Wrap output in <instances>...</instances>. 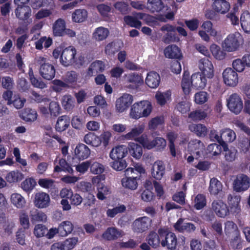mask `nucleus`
<instances>
[{"label":"nucleus","mask_w":250,"mask_h":250,"mask_svg":"<svg viewBox=\"0 0 250 250\" xmlns=\"http://www.w3.org/2000/svg\"><path fill=\"white\" fill-rule=\"evenodd\" d=\"M224 83L229 86L234 87L238 83V76L237 72L232 68H226L222 74Z\"/></svg>","instance_id":"8"},{"label":"nucleus","mask_w":250,"mask_h":250,"mask_svg":"<svg viewBox=\"0 0 250 250\" xmlns=\"http://www.w3.org/2000/svg\"><path fill=\"white\" fill-rule=\"evenodd\" d=\"M241 197L235 193H230L227 196V203L229 211L233 214H237L241 211L240 202Z\"/></svg>","instance_id":"7"},{"label":"nucleus","mask_w":250,"mask_h":250,"mask_svg":"<svg viewBox=\"0 0 250 250\" xmlns=\"http://www.w3.org/2000/svg\"><path fill=\"white\" fill-rule=\"evenodd\" d=\"M205 149V146L204 144L197 139L191 140L189 142L188 147V151L190 152L191 154H193L196 159H198L201 155L203 154Z\"/></svg>","instance_id":"10"},{"label":"nucleus","mask_w":250,"mask_h":250,"mask_svg":"<svg viewBox=\"0 0 250 250\" xmlns=\"http://www.w3.org/2000/svg\"><path fill=\"white\" fill-rule=\"evenodd\" d=\"M143 108V101L134 104L130 109L129 114L130 117L134 119H139L142 117V111Z\"/></svg>","instance_id":"42"},{"label":"nucleus","mask_w":250,"mask_h":250,"mask_svg":"<svg viewBox=\"0 0 250 250\" xmlns=\"http://www.w3.org/2000/svg\"><path fill=\"white\" fill-rule=\"evenodd\" d=\"M123 45V42L120 41L110 42L106 45L104 52L108 56H113L122 47Z\"/></svg>","instance_id":"38"},{"label":"nucleus","mask_w":250,"mask_h":250,"mask_svg":"<svg viewBox=\"0 0 250 250\" xmlns=\"http://www.w3.org/2000/svg\"><path fill=\"white\" fill-rule=\"evenodd\" d=\"M241 25L245 32L250 33V13L248 11L243 13L240 17Z\"/></svg>","instance_id":"44"},{"label":"nucleus","mask_w":250,"mask_h":250,"mask_svg":"<svg viewBox=\"0 0 250 250\" xmlns=\"http://www.w3.org/2000/svg\"><path fill=\"white\" fill-rule=\"evenodd\" d=\"M126 87L129 89H137L143 83V79L141 75L136 73H130L125 76Z\"/></svg>","instance_id":"15"},{"label":"nucleus","mask_w":250,"mask_h":250,"mask_svg":"<svg viewBox=\"0 0 250 250\" xmlns=\"http://www.w3.org/2000/svg\"><path fill=\"white\" fill-rule=\"evenodd\" d=\"M189 130L199 137L205 136L208 132L207 127L202 124H191L188 125Z\"/></svg>","instance_id":"29"},{"label":"nucleus","mask_w":250,"mask_h":250,"mask_svg":"<svg viewBox=\"0 0 250 250\" xmlns=\"http://www.w3.org/2000/svg\"><path fill=\"white\" fill-rule=\"evenodd\" d=\"M130 155L136 159H140L143 155L142 147L135 143L130 142L127 147Z\"/></svg>","instance_id":"32"},{"label":"nucleus","mask_w":250,"mask_h":250,"mask_svg":"<svg viewBox=\"0 0 250 250\" xmlns=\"http://www.w3.org/2000/svg\"><path fill=\"white\" fill-rule=\"evenodd\" d=\"M21 116V118L26 122H33L37 119L38 114L35 110L27 108L24 109Z\"/></svg>","instance_id":"45"},{"label":"nucleus","mask_w":250,"mask_h":250,"mask_svg":"<svg viewBox=\"0 0 250 250\" xmlns=\"http://www.w3.org/2000/svg\"><path fill=\"white\" fill-rule=\"evenodd\" d=\"M145 125L144 124H139L132 128L130 132L124 135L126 140L135 139L144 131Z\"/></svg>","instance_id":"34"},{"label":"nucleus","mask_w":250,"mask_h":250,"mask_svg":"<svg viewBox=\"0 0 250 250\" xmlns=\"http://www.w3.org/2000/svg\"><path fill=\"white\" fill-rule=\"evenodd\" d=\"M75 154L78 158L83 160L88 157L90 150L84 144H80L75 149Z\"/></svg>","instance_id":"30"},{"label":"nucleus","mask_w":250,"mask_h":250,"mask_svg":"<svg viewBox=\"0 0 250 250\" xmlns=\"http://www.w3.org/2000/svg\"><path fill=\"white\" fill-rule=\"evenodd\" d=\"M207 116V113L202 110L197 109L190 113L188 117L194 121H200L204 119Z\"/></svg>","instance_id":"52"},{"label":"nucleus","mask_w":250,"mask_h":250,"mask_svg":"<svg viewBox=\"0 0 250 250\" xmlns=\"http://www.w3.org/2000/svg\"><path fill=\"white\" fill-rule=\"evenodd\" d=\"M151 222V219L147 217L136 219L132 223V230L135 232L142 233L149 229Z\"/></svg>","instance_id":"9"},{"label":"nucleus","mask_w":250,"mask_h":250,"mask_svg":"<svg viewBox=\"0 0 250 250\" xmlns=\"http://www.w3.org/2000/svg\"><path fill=\"white\" fill-rule=\"evenodd\" d=\"M87 18V12L84 9H77L72 14V20L75 22L84 21Z\"/></svg>","instance_id":"48"},{"label":"nucleus","mask_w":250,"mask_h":250,"mask_svg":"<svg viewBox=\"0 0 250 250\" xmlns=\"http://www.w3.org/2000/svg\"><path fill=\"white\" fill-rule=\"evenodd\" d=\"M206 198L205 195L202 194H198L194 200V207L197 209H201L206 205Z\"/></svg>","instance_id":"56"},{"label":"nucleus","mask_w":250,"mask_h":250,"mask_svg":"<svg viewBox=\"0 0 250 250\" xmlns=\"http://www.w3.org/2000/svg\"><path fill=\"white\" fill-rule=\"evenodd\" d=\"M32 10L27 5H18L15 10L16 17L22 21H27L31 17Z\"/></svg>","instance_id":"17"},{"label":"nucleus","mask_w":250,"mask_h":250,"mask_svg":"<svg viewBox=\"0 0 250 250\" xmlns=\"http://www.w3.org/2000/svg\"><path fill=\"white\" fill-rule=\"evenodd\" d=\"M76 54V50L74 47L69 46L65 48L61 54V63L65 66L72 65L75 62Z\"/></svg>","instance_id":"6"},{"label":"nucleus","mask_w":250,"mask_h":250,"mask_svg":"<svg viewBox=\"0 0 250 250\" xmlns=\"http://www.w3.org/2000/svg\"><path fill=\"white\" fill-rule=\"evenodd\" d=\"M36 63L40 65V74L44 79L51 80L55 76V69L54 66L47 62L46 58L43 57H39L36 59Z\"/></svg>","instance_id":"1"},{"label":"nucleus","mask_w":250,"mask_h":250,"mask_svg":"<svg viewBox=\"0 0 250 250\" xmlns=\"http://www.w3.org/2000/svg\"><path fill=\"white\" fill-rule=\"evenodd\" d=\"M164 8L162 0H147L146 8L151 13L159 12Z\"/></svg>","instance_id":"33"},{"label":"nucleus","mask_w":250,"mask_h":250,"mask_svg":"<svg viewBox=\"0 0 250 250\" xmlns=\"http://www.w3.org/2000/svg\"><path fill=\"white\" fill-rule=\"evenodd\" d=\"M127 153V147L125 145H120L113 148L109 154V157L113 160L122 159Z\"/></svg>","instance_id":"18"},{"label":"nucleus","mask_w":250,"mask_h":250,"mask_svg":"<svg viewBox=\"0 0 250 250\" xmlns=\"http://www.w3.org/2000/svg\"><path fill=\"white\" fill-rule=\"evenodd\" d=\"M109 31L104 27L97 28L93 33V38L96 41L100 42L105 40L108 36Z\"/></svg>","instance_id":"36"},{"label":"nucleus","mask_w":250,"mask_h":250,"mask_svg":"<svg viewBox=\"0 0 250 250\" xmlns=\"http://www.w3.org/2000/svg\"><path fill=\"white\" fill-rule=\"evenodd\" d=\"M125 235L124 232L116 227H111L108 228L102 234L103 239L107 241L116 240Z\"/></svg>","instance_id":"11"},{"label":"nucleus","mask_w":250,"mask_h":250,"mask_svg":"<svg viewBox=\"0 0 250 250\" xmlns=\"http://www.w3.org/2000/svg\"><path fill=\"white\" fill-rule=\"evenodd\" d=\"M224 231L229 237L239 235L240 232L237 225L232 221H227L225 223Z\"/></svg>","instance_id":"23"},{"label":"nucleus","mask_w":250,"mask_h":250,"mask_svg":"<svg viewBox=\"0 0 250 250\" xmlns=\"http://www.w3.org/2000/svg\"><path fill=\"white\" fill-rule=\"evenodd\" d=\"M66 28L65 21L61 18L56 20L53 24V33L55 36H62Z\"/></svg>","instance_id":"24"},{"label":"nucleus","mask_w":250,"mask_h":250,"mask_svg":"<svg viewBox=\"0 0 250 250\" xmlns=\"http://www.w3.org/2000/svg\"><path fill=\"white\" fill-rule=\"evenodd\" d=\"M53 83L52 89L57 92H61L63 89L68 88L69 85L64 81L55 79L52 82Z\"/></svg>","instance_id":"58"},{"label":"nucleus","mask_w":250,"mask_h":250,"mask_svg":"<svg viewBox=\"0 0 250 250\" xmlns=\"http://www.w3.org/2000/svg\"><path fill=\"white\" fill-rule=\"evenodd\" d=\"M213 9L221 14L227 13L229 9L230 5L225 0H217L214 1L212 5Z\"/></svg>","instance_id":"37"},{"label":"nucleus","mask_w":250,"mask_h":250,"mask_svg":"<svg viewBox=\"0 0 250 250\" xmlns=\"http://www.w3.org/2000/svg\"><path fill=\"white\" fill-rule=\"evenodd\" d=\"M199 68L201 74L208 78H212L214 74L213 66L208 58H203L199 62Z\"/></svg>","instance_id":"14"},{"label":"nucleus","mask_w":250,"mask_h":250,"mask_svg":"<svg viewBox=\"0 0 250 250\" xmlns=\"http://www.w3.org/2000/svg\"><path fill=\"white\" fill-rule=\"evenodd\" d=\"M124 20L126 24L133 27L140 28L142 25V22L134 16H126Z\"/></svg>","instance_id":"59"},{"label":"nucleus","mask_w":250,"mask_h":250,"mask_svg":"<svg viewBox=\"0 0 250 250\" xmlns=\"http://www.w3.org/2000/svg\"><path fill=\"white\" fill-rule=\"evenodd\" d=\"M126 208L124 205H119L112 209H107L106 211L107 216L110 218H113L117 214L125 212Z\"/></svg>","instance_id":"53"},{"label":"nucleus","mask_w":250,"mask_h":250,"mask_svg":"<svg viewBox=\"0 0 250 250\" xmlns=\"http://www.w3.org/2000/svg\"><path fill=\"white\" fill-rule=\"evenodd\" d=\"M90 168L91 172L94 174H100L104 170V166L97 162L90 161Z\"/></svg>","instance_id":"60"},{"label":"nucleus","mask_w":250,"mask_h":250,"mask_svg":"<svg viewBox=\"0 0 250 250\" xmlns=\"http://www.w3.org/2000/svg\"><path fill=\"white\" fill-rule=\"evenodd\" d=\"M79 241L77 237L69 238L62 242L63 250H71L73 249Z\"/></svg>","instance_id":"54"},{"label":"nucleus","mask_w":250,"mask_h":250,"mask_svg":"<svg viewBox=\"0 0 250 250\" xmlns=\"http://www.w3.org/2000/svg\"><path fill=\"white\" fill-rule=\"evenodd\" d=\"M170 95V92L169 91L164 93L158 92L155 95V98L159 104L164 105L166 104L167 100L169 99Z\"/></svg>","instance_id":"63"},{"label":"nucleus","mask_w":250,"mask_h":250,"mask_svg":"<svg viewBox=\"0 0 250 250\" xmlns=\"http://www.w3.org/2000/svg\"><path fill=\"white\" fill-rule=\"evenodd\" d=\"M250 187V178L244 174L237 175L233 182V190L237 192H244Z\"/></svg>","instance_id":"4"},{"label":"nucleus","mask_w":250,"mask_h":250,"mask_svg":"<svg viewBox=\"0 0 250 250\" xmlns=\"http://www.w3.org/2000/svg\"><path fill=\"white\" fill-rule=\"evenodd\" d=\"M10 201L14 206L21 208L25 206L26 201L23 197L19 193H13L11 195Z\"/></svg>","instance_id":"43"},{"label":"nucleus","mask_w":250,"mask_h":250,"mask_svg":"<svg viewBox=\"0 0 250 250\" xmlns=\"http://www.w3.org/2000/svg\"><path fill=\"white\" fill-rule=\"evenodd\" d=\"M59 227V234L61 236H66L71 233L74 229V226L71 222L64 221L60 223Z\"/></svg>","instance_id":"27"},{"label":"nucleus","mask_w":250,"mask_h":250,"mask_svg":"<svg viewBox=\"0 0 250 250\" xmlns=\"http://www.w3.org/2000/svg\"><path fill=\"white\" fill-rule=\"evenodd\" d=\"M49 111L50 115L54 117H56L60 113L61 108L58 102L56 101H51L49 104Z\"/></svg>","instance_id":"55"},{"label":"nucleus","mask_w":250,"mask_h":250,"mask_svg":"<svg viewBox=\"0 0 250 250\" xmlns=\"http://www.w3.org/2000/svg\"><path fill=\"white\" fill-rule=\"evenodd\" d=\"M161 240L159 234L155 232H151L147 238L148 244L154 248L159 246L160 242L161 243Z\"/></svg>","instance_id":"49"},{"label":"nucleus","mask_w":250,"mask_h":250,"mask_svg":"<svg viewBox=\"0 0 250 250\" xmlns=\"http://www.w3.org/2000/svg\"><path fill=\"white\" fill-rule=\"evenodd\" d=\"M165 167L164 163L158 161L155 162L152 169V175L156 179H161L164 174Z\"/></svg>","instance_id":"25"},{"label":"nucleus","mask_w":250,"mask_h":250,"mask_svg":"<svg viewBox=\"0 0 250 250\" xmlns=\"http://www.w3.org/2000/svg\"><path fill=\"white\" fill-rule=\"evenodd\" d=\"M227 105L229 109L236 114L240 113L243 107L242 99L236 93H233L229 97L227 100Z\"/></svg>","instance_id":"5"},{"label":"nucleus","mask_w":250,"mask_h":250,"mask_svg":"<svg viewBox=\"0 0 250 250\" xmlns=\"http://www.w3.org/2000/svg\"><path fill=\"white\" fill-rule=\"evenodd\" d=\"M104 69V65L103 62L101 61H97L92 62L87 72V74L92 76L98 73L103 72Z\"/></svg>","instance_id":"40"},{"label":"nucleus","mask_w":250,"mask_h":250,"mask_svg":"<svg viewBox=\"0 0 250 250\" xmlns=\"http://www.w3.org/2000/svg\"><path fill=\"white\" fill-rule=\"evenodd\" d=\"M114 7L123 15H126L130 12L128 4L125 1L116 2L114 4Z\"/></svg>","instance_id":"57"},{"label":"nucleus","mask_w":250,"mask_h":250,"mask_svg":"<svg viewBox=\"0 0 250 250\" xmlns=\"http://www.w3.org/2000/svg\"><path fill=\"white\" fill-rule=\"evenodd\" d=\"M30 216L32 222H45L47 220L46 215L42 211L37 208H32L30 211Z\"/></svg>","instance_id":"39"},{"label":"nucleus","mask_w":250,"mask_h":250,"mask_svg":"<svg viewBox=\"0 0 250 250\" xmlns=\"http://www.w3.org/2000/svg\"><path fill=\"white\" fill-rule=\"evenodd\" d=\"M75 100L69 95H66L62 98V105L67 111H71L75 107Z\"/></svg>","instance_id":"47"},{"label":"nucleus","mask_w":250,"mask_h":250,"mask_svg":"<svg viewBox=\"0 0 250 250\" xmlns=\"http://www.w3.org/2000/svg\"><path fill=\"white\" fill-rule=\"evenodd\" d=\"M36 185L35 180L32 178L26 179L21 184L22 189L25 191H30Z\"/></svg>","instance_id":"61"},{"label":"nucleus","mask_w":250,"mask_h":250,"mask_svg":"<svg viewBox=\"0 0 250 250\" xmlns=\"http://www.w3.org/2000/svg\"><path fill=\"white\" fill-rule=\"evenodd\" d=\"M23 178V174L18 171H11L7 174L6 177L7 182L10 183L19 182Z\"/></svg>","instance_id":"50"},{"label":"nucleus","mask_w":250,"mask_h":250,"mask_svg":"<svg viewBox=\"0 0 250 250\" xmlns=\"http://www.w3.org/2000/svg\"><path fill=\"white\" fill-rule=\"evenodd\" d=\"M174 227L175 230L180 232L186 231L188 233L193 232L196 229V227L191 223H183V219H179L174 224Z\"/></svg>","instance_id":"19"},{"label":"nucleus","mask_w":250,"mask_h":250,"mask_svg":"<svg viewBox=\"0 0 250 250\" xmlns=\"http://www.w3.org/2000/svg\"><path fill=\"white\" fill-rule=\"evenodd\" d=\"M135 141L147 149H151L154 147L153 139H151L145 134H143L140 137L137 138Z\"/></svg>","instance_id":"46"},{"label":"nucleus","mask_w":250,"mask_h":250,"mask_svg":"<svg viewBox=\"0 0 250 250\" xmlns=\"http://www.w3.org/2000/svg\"><path fill=\"white\" fill-rule=\"evenodd\" d=\"M221 146L224 144L231 143L236 139V134L233 130L229 128H224L221 130Z\"/></svg>","instance_id":"26"},{"label":"nucleus","mask_w":250,"mask_h":250,"mask_svg":"<svg viewBox=\"0 0 250 250\" xmlns=\"http://www.w3.org/2000/svg\"><path fill=\"white\" fill-rule=\"evenodd\" d=\"M207 151L210 156H217L221 153V147L217 144H212L208 146Z\"/></svg>","instance_id":"64"},{"label":"nucleus","mask_w":250,"mask_h":250,"mask_svg":"<svg viewBox=\"0 0 250 250\" xmlns=\"http://www.w3.org/2000/svg\"><path fill=\"white\" fill-rule=\"evenodd\" d=\"M164 54L167 58L170 59H179L181 56V51L176 45L167 46L164 50Z\"/></svg>","instance_id":"31"},{"label":"nucleus","mask_w":250,"mask_h":250,"mask_svg":"<svg viewBox=\"0 0 250 250\" xmlns=\"http://www.w3.org/2000/svg\"><path fill=\"white\" fill-rule=\"evenodd\" d=\"M191 85L197 89H203L207 84V79L200 73H195L191 77Z\"/></svg>","instance_id":"20"},{"label":"nucleus","mask_w":250,"mask_h":250,"mask_svg":"<svg viewBox=\"0 0 250 250\" xmlns=\"http://www.w3.org/2000/svg\"><path fill=\"white\" fill-rule=\"evenodd\" d=\"M160 83V77L156 72L151 71L147 74L146 79V84L151 88L157 87Z\"/></svg>","instance_id":"22"},{"label":"nucleus","mask_w":250,"mask_h":250,"mask_svg":"<svg viewBox=\"0 0 250 250\" xmlns=\"http://www.w3.org/2000/svg\"><path fill=\"white\" fill-rule=\"evenodd\" d=\"M211 209L219 217L225 218L229 214V207L221 201H213L211 204Z\"/></svg>","instance_id":"12"},{"label":"nucleus","mask_w":250,"mask_h":250,"mask_svg":"<svg viewBox=\"0 0 250 250\" xmlns=\"http://www.w3.org/2000/svg\"><path fill=\"white\" fill-rule=\"evenodd\" d=\"M50 199L49 195L45 192H38L35 195L34 204L39 208L48 207L50 205Z\"/></svg>","instance_id":"16"},{"label":"nucleus","mask_w":250,"mask_h":250,"mask_svg":"<svg viewBox=\"0 0 250 250\" xmlns=\"http://www.w3.org/2000/svg\"><path fill=\"white\" fill-rule=\"evenodd\" d=\"M210 51L213 56L216 59L221 60L225 58V53L221 50L219 46L215 44H212L210 46Z\"/></svg>","instance_id":"62"},{"label":"nucleus","mask_w":250,"mask_h":250,"mask_svg":"<svg viewBox=\"0 0 250 250\" xmlns=\"http://www.w3.org/2000/svg\"><path fill=\"white\" fill-rule=\"evenodd\" d=\"M242 40L241 34L236 32L229 34L222 43L223 48L228 52H233L238 49Z\"/></svg>","instance_id":"2"},{"label":"nucleus","mask_w":250,"mask_h":250,"mask_svg":"<svg viewBox=\"0 0 250 250\" xmlns=\"http://www.w3.org/2000/svg\"><path fill=\"white\" fill-rule=\"evenodd\" d=\"M70 123V118L67 115H62L58 118L56 124L57 131L62 132L66 129L69 126Z\"/></svg>","instance_id":"35"},{"label":"nucleus","mask_w":250,"mask_h":250,"mask_svg":"<svg viewBox=\"0 0 250 250\" xmlns=\"http://www.w3.org/2000/svg\"><path fill=\"white\" fill-rule=\"evenodd\" d=\"M137 177L133 176H126L122 180V185L125 188L134 190L137 189L138 183Z\"/></svg>","instance_id":"28"},{"label":"nucleus","mask_w":250,"mask_h":250,"mask_svg":"<svg viewBox=\"0 0 250 250\" xmlns=\"http://www.w3.org/2000/svg\"><path fill=\"white\" fill-rule=\"evenodd\" d=\"M52 43V39L50 38L42 37L35 42V47L37 49L41 50L43 48V44L45 48L49 47Z\"/></svg>","instance_id":"51"},{"label":"nucleus","mask_w":250,"mask_h":250,"mask_svg":"<svg viewBox=\"0 0 250 250\" xmlns=\"http://www.w3.org/2000/svg\"><path fill=\"white\" fill-rule=\"evenodd\" d=\"M223 185L217 178L213 177L210 179L208 191L211 195H217L222 191Z\"/></svg>","instance_id":"21"},{"label":"nucleus","mask_w":250,"mask_h":250,"mask_svg":"<svg viewBox=\"0 0 250 250\" xmlns=\"http://www.w3.org/2000/svg\"><path fill=\"white\" fill-rule=\"evenodd\" d=\"M133 101V96L129 94H124L118 98L116 102V110L119 112H123L126 110Z\"/></svg>","instance_id":"13"},{"label":"nucleus","mask_w":250,"mask_h":250,"mask_svg":"<svg viewBox=\"0 0 250 250\" xmlns=\"http://www.w3.org/2000/svg\"><path fill=\"white\" fill-rule=\"evenodd\" d=\"M158 233L161 238V245L169 250L175 249L177 240L175 234L171 232H167L164 229H160L158 230Z\"/></svg>","instance_id":"3"},{"label":"nucleus","mask_w":250,"mask_h":250,"mask_svg":"<svg viewBox=\"0 0 250 250\" xmlns=\"http://www.w3.org/2000/svg\"><path fill=\"white\" fill-rule=\"evenodd\" d=\"M223 147L224 151H225V158L228 162L234 161L237 156V150L234 147L231 146L229 148L228 147L227 144H224Z\"/></svg>","instance_id":"41"}]
</instances>
